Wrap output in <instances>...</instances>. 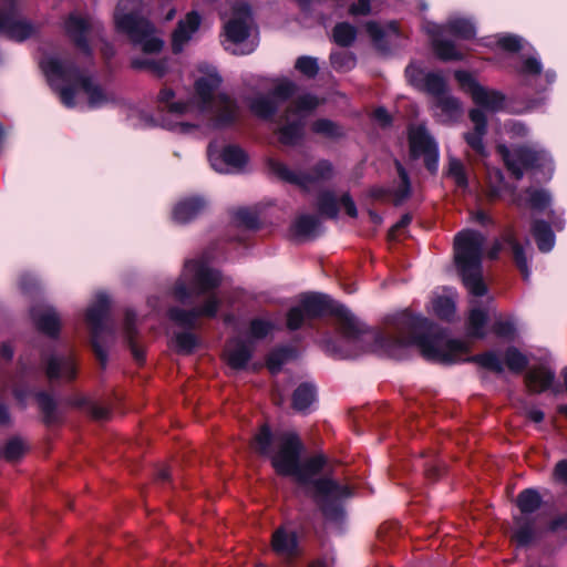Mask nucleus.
Returning a JSON list of instances; mask_svg holds the SVG:
<instances>
[{
	"label": "nucleus",
	"mask_w": 567,
	"mask_h": 567,
	"mask_svg": "<svg viewBox=\"0 0 567 567\" xmlns=\"http://www.w3.org/2000/svg\"><path fill=\"white\" fill-rule=\"evenodd\" d=\"M374 341V351L393 358H401L403 349L415 344L427 360L441 363H455L467 352L464 342L450 340L437 334L433 326L422 317L402 315L394 331L382 334L369 333Z\"/></svg>",
	"instance_id": "1"
},
{
	"label": "nucleus",
	"mask_w": 567,
	"mask_h": 567,
	"mask_svg": "<svg viewBox=\"0 0 567 567\" xmlns=\"http://www.w3.org/2000/svg\"><path fill=\"white\" fill-rule=\"evenodd\" d=\"M220 83L221 79L214 68H199L195 76V93L189 101H175V94L171 89H163L158 94V101L169 113L192 120L181 123L182 125L195 127L204 121L224 125L235 120L237 106L227 95L219 92Z\"/></svg>",
	"instance_id": "2"
},
{
	"label": "nucleus",
	"mask_w": 567,
	"mask_h": 567,
	"mask_svg": "<svg viewBox=\"0 0 567 567\" xmlns=\"http://www.w3.org/2000/svg\"><path fill=\"white\" fill-rule=\"evenodd\" d=\"M184 277L188 278L189 285L181 281L175 287V295L184 301L189 297H203V305L192 311L174 309L171 317L181 326L193 327L199 317H214L220 305V299L213 290L219 286L220 276L202 261H188L185 265Z\"/></svg>",
	"instance_id": "3"
},
{
	"label": "nucleus",
	"mask_w": 567,
	"mask_h": 567,
	"mask_svg": "<svg viewBox=\"0 0 567 567\" xmlns=\"http://www.w3.org/2000/svg\"><path fill=\"white\" fill-rule=\"evenodd\" d=\"M41 68L51 86L59 92L62 103L69 107L79 105L83 96L92 109L103 106L111 100L73 62L50 55L42 60Z\"/></svg>",
	"instance_id": "4"
},
{
	"label": "nucleus",
	"mask_w": 567,
	"mask_h": 567,
	"mask_svg": "<svg viewBox=\"0 0 567 567\" xmlns=\"http://www.w3.org/2000/svg\"><path fill=\"white\" fill-rule=\"evenodd\" d=\"M332 313L338 318L340 330L348 339H354L363 333L364 326L342 305L336 303L328 296L313 293L303 296L300 305L288 313L289 329H298L306 319Z\"/></svg>",
	"instance_id": "5"
},
{
	"label": "nucleus",
	"mask_w": 567,
	"mask_h": 567,
	"mask_svg": "<svg viewBox=\"0 0 567 567\" xmlns=\"http://www.w3.org/2000/svg\"><path fill=\"white\" fill-rule=\"evenodd\" d=\"M484 237L473 230H463L455 236L454 256L463 282L473 296L486 293L482 279L481 261L483 256Z\"/></svg>",
	"instance_id": "6"
},
{
	"label": "nucleus",
	"mask_w": 567,
	"mask_h": 567,
	"mask_svg": "<svg viewBox=\"0 0 567 567\" xmlns=\"http://www.w3.org/2000/svg\"><path fill=\"white\" fill-rule=\"evenodd\" d=\"M140 0H120L114 12L117 31L125 33L145 53H155L163 48V40L156 34L148 21L140 17Z\"/></svg>",
	"instance_id": "7"
},
{
	"label": "nucleus",
	"mask_w": 567,
	"mask_h": 567,
	"mask_svg": "<svg viewBox=\"0 0 567 567\" xmlns=\"http://www.w3.org/2000/svg\"><path fill=\"white\" fill-rule=\"evenodd\" d=\"M301 443L293 433H285L279 439L278 451L271 456L272 465L281 475H292L301 484L310 482L322 468L324 458L315 456L305 464L299 463Z\"/></svg>",
	"instance_id": "8"
},
{
	"label": "nucleus",
	"mask_w": 567,
	"mask_h": 567,
	"mask_svg": "<svg viewBox=\"0 0 567 567\" xmlns=\"http://www.w3.org/2000/svg\"><path fill=\"white\" fill-rule=\"evenodd\" d=\"M223 17L227 21L225 22V34L227 39L236 45L233 52L236 54H248L251 53L256 48L255 40H246L251 33V18L250 11L246 4H238L231 8L229 16L223 13Z\"/></svg>",
	"instance_id": "9"
},
{
	"label": "nucleus",
	"mask_w": 567,
	"mask_h": 567,
	"mask_svg": "<svg viewBox=\"0 0 567 567\" xmlns=\"http://www.w3.org/2000/svg\"><path fill=\"white\" fill-rule=\"evenodd\" d=\"M319 105L312 95L301 96L291 105L278 124L279 140L284 144H295L302 134L303 121L307 114Z\"/></svg>",
	"instance_id": "10"
},
{
	"label": "nucleus",
	"mask_w": 567,
	"mask_h": 567,
	"mask_svg": "<svg viewBox=\"0 0 567 567\" xmlns=\"http://www.w3.org/2000/svg\"><path fill=\"white\" fill-rule=\"evenodd\" d=\"M455 79L461 87L471 95L474 103L491 111L502 109L504 96L499 92L480 85L475 79L465 71L455 72Z\"/></svg>",
	"instance_id": "11"
},
{
	"label": "nucleus",
	"mask_w": 567,
	"mask_h": 567,
	"mask_svg": "<svg viewBox=\"0 0 567 567\" xmlns=\"http://www.w3.org/2000/svg\"><path fill=\"white\" fill-rule=\"evenodd\" d=\"M498 152L508 171H511L516 178H520L525 169L540 165L539 162L546 158L543 152H538L532 147H522L509 152L504 145H498Z\"/></svg>",
	"instance_id": "12"
},
{
	"label": "nucleus",
	"mask_w": 567,
	"mask_h": 567,
	"mask_svg": "<svg viewBox=\"0 0 567 567\" xmlns=\"http://www.w3.org/2000/svg\"><path fill=\"white\" fill-rule=\"evenodd\" d=\"M410 150L413 156L423 155L425 165L431 172H435L439 162L437 145L427 134L426 130L419 125L410 128Z\"/></svg>",
	"instance_id": "13"
},
{
	"label": "nucleus",
	"mask_w": 567,
	"mask_h": 567,
	"mask_svg": "<svg viewBox=\"0 0 567 567\" xmlns=\"http://www.w3.org/2000/svg\"><path fill=\"white\" fill-rule=\"evenodd\" d=\"M405 73L412 85L431 94L434 100L446 93L445 80L439 73L425 72L414 64L409 65Z\"/></svg>",
	"instance_id": "14"
},
{
	"label": "nucleus",
	"mask_w": 567,
	"mask_h": 567,
	"mask_svg": "<svg viewBox=\"0 0 567 567\" xmlns=\"http://www.w3.org/2000/svg\"><path fill=\"white\" fill-rule=\"evenodd\" d=\"M271 172L281 179L297 183L303 187H308L312 182H319L330 177L332 173L331 165L327 162H320L315 168L311 175L300 176L291 172L285 164L280 162H270Z\"/></svg>",
	"instance_id": "15"
},
{
	"label": "nucleus",
	"mask_w": 567,
	"mask_h": 567,
	"mask_svg": "<svg viewBox=\"0 0 567 567\" xmlns=\"http://www.w3.org/2000/svg\"><path fill=\"white\" fill-rule=\"evenodd\" d=\"M295 92V85L289 80L282 79L276 82L272 97L258 96L250 102L251 111L260 117H269L276 110L274 99L285 100Z\"/></svg>",
	"instance_id": "16"
},
{
	"label": "nucleus",
	"mask_w": 567,
	"mask_h": 567,
	"mask_svg": "<svg viewBox=\"0 0 567 567\" xmlns=\"http://www.w3.org/2000/svg\"><path fill=\"white\" fill-rule=\"evenodd\" d=\"M208 157L213 168L220 173L237 171L247 162L246 154L236 146H228L223 152L209 147Z\"/></svg>",
	"instance_id": "17"
},
{
	"label": "nucleus",
	"mask_w": 567,
	"mask_h": 567,
	"mask_svg": "<svg viewBox=\"0 0 567 567\" xmlns=\"http://www.w3.org/2000/svg\"><path fill=\"white\" fill-rule=\"evenodd\" d=\"M109 308V300L105 295L100 293L96 295L95 301L87 309L86 321L92 330V342L97 357L104 361L105 353L101 346L99 344V336L102 331L103 319L106 315Z\"/></svg>",
	"instance_id": "18"
},
{
	"label": "nucleus",
	"mask_w": 567,
	"mask_h": 567,
	"mask_svg": "<svg viewBox=\"0 0 567 567\" xmlns=\"http://www.w3.org/2000/svg\"><path fill=\"white\" fill-rule=\"evenodd\" d=\"M200 17L197 12L192 11L179 21L173 33V49L178 52L192 39L193 34L198 30Z\"/></svg>",
	"instance_id": "19"
},
{
	"label": "nucleus",
	"mask_w": 567,
	"mask_h": 567,
	"mask_svg": "<svg viewBox=\"0 0 567 567\" xmlns=\"http://www.w3.org/2000/svg\"><path fill=\"white\" fill-rule=\"evenodd\" d=\"M433 107L435 116L444 123L456 121L463 114L458 100L447 92L434 100Z\"/></svg>",
	"instance_id": "20"
},
{
	"label": "nucleus",
	"mask_w": 567,
	"mask_h": 567,
	"mask_svg": "<svg viewBox=\"0 0 567 567\" xmlns=\"http://www.w3.org/2000/svg\"><path fill=\"white\" fill-rule=\"evenodd\" d=\"M271 546L276 554L284 558H291L298 554L296 534L285 527H280L274 533Z\"/></svg>",
	"instance_id": "21"
},
{
	"label": "nucleus",
	"mask_w": 567,
	"mask_h": 567,
	"mask_svg": "<svg viewBox=\"0 0 567 567\" xmlns=\"http://www.w3.org/2000/svg\"><path fill=\"white\" fill-rule=\"evenodd\" d=\"M90 27V21L78 14H71L64 24L68 35L74 41L76 47L85 53L89 52L86 32Z\"/></svg>",
	"instance_id": "22"
},
{
	"label": "nucleus",
	"mask_w": 567,
	"mask_h": 567,
	"mask_svg": "<svg viewBox=\"0 0 567 567\" xmlns=\"http://www.w3.org/2000/svg\"><path fill=\"white\" fill-rule=\"evenodd\" d=\"M470 118L474 124V132L465 135L467 144L478 154L484 155L485 147L483 144V136L486 133V120L481 110H472Z\"/></svg>",
	"instance_id": "23"
},
{
	"label": "nucleus",
	"mask_w": 567,
	"mask_h": 567,
	"mask_svg": "<svg viewBox=\"0 0 567 567\" xmlns=\"http://www.w3.org/2000/svg\"><path fill=\"white\" fill-rule=\"evenodd\" d=\"M251 354V343L239 340L230 341L225 349V358L233 369H241L246 365Z\"/></svg>",
	"instance_id": "24"
},
{
	"label": "nucleus",
	"mask_w": 567,
	"mask_h": 567,
	"mask_svg": "<svg viewBox=\"0 0 567 567\" xmlns=\"http://www.w3.org/2000/svg\"><path fill=\"white\" fill-rule=\"evenodd\" d=\"M315 492L318 502L320 503L323 513L329 516V509L324 505V498H339L342 496H347L350 493L346 487L338 485L336 482L331 480H320L315 483Z\"/></svg>",
	"instance_id": "25"
},
{
	"label": "nucleus",
	"mask_w": 567,
	"mask_h": 567,
	"mask_svg": "<svg viewBox=\"0 0 567 567\" xmlns=\"http://www.w3.org/2000/svg\"><path fill=\"white\" fill-rule=\"evenodd\" d=\"M75 371V363L71 357H52L48 361L47 375L50 379L71 380Z\"/></svg>",
	"instance_id": "26"
},
{
	"label": "nucleus",
	"mask_w": 567,
	"mask_h": 567,
	"mask_svg": "<svg viewBox=\"0 0 567 567\" xmlns=\"http://www.w3.org/2000/svg\"><path fill=\"white\" fill-rule=\"evenodd\" d=\"M339 205L346 209V212L349 216H351V217L357 216V208L354 206V203L351 200V198L348 195H343L340 198V200L338 202L333 195L327 193V194H323L319 199L320 212L328 216H334L338 212Z\"/></svg>",
	"instance_id": "27"
},
{
	"label": "nucleus",
	"mask_w": 567,
	"mask_h": 567,
	"mask_svg": "<svg viewBox=\"0 0 567 567\" xmlns=\"http://www.w3.org/2000/svg\"><path fill=\"white\" fill-rule=\"evenodd\" d=\"M32 317L38 328L47 334L53 336L60 329V318L50 307L33 309Z\"/></svg>",
	"instance_id": "28"
},
{
	"label": "nucleus",
	"mask_w": 567,
	"mask_h": 567,
	"mask_svg": "<svg viewBox=\"0 0 567 567\" xmlns=\"http://www.w3.org/2000/svg\"><path fill=\"white\" fill-rule=\"evenodd\" d=\"M0 29H3L8 37L16 41H23L35 33V28L32 24L12 18L0 19Z\"/></svg>",
	"instance_id": "29"
},
{
	"label": "nucleus",
	"mask_w": 567,
	"mask_h": 567,
	"mask_svg": "<svg viewBox=\"0 0 567 567\" xmlns=\"http://www.w3.org/2000/svg\"><path fill=\"white\" fill-rule=\"evenodd\" d=\"M205 208V202L200 198H189L176 205L173 218L177 223H187L196 217Z\"/></svg>",
	"instance_id": "30"
},
{
	"label": "nucleus",
	"mask_w": 567,
	"mask_h": 567,
	"mask_svg": "<svg viewBox=\"0 0 567 567\" xmlns=\"http://www.w3.org/2000/svg\"><path fill=\"white\" fill-rule=\"evenodd\" d=\"M554 380V372L547 368L530 370L526 375V386L530 392L539 393L549 388Z\"/></svg>",
	"instance_id": "31"
},
{
	"label": "nucleus",
	"mask_w": 567,
	"mask_h": 567,
	"mask_svg": "<svg viewBox=\"0 0 567 567\" xmlns=\"http://www.w3.org/2000/svg\"><path fill=\"white\" fill-rule=\"evenodd\" d=\"M518 206H526L533 209H543L549 202V195L543 189H527L524 196H518L514 199Z\"/></svg>",
	"instance_id": "32"
},
{
	"label": "nucleus",
	"mask_w": 567,
	"mask_h": 567,
	"mask_svg": "<svg viewBox=\"0 0 567 567\" xmlns=\"http://www.w3.org/2000/svg\"><path fill=\"white\" fill-rule=\"evenodd\" d=\"M533 234L539 250L549 251L554 247L555 237L547 224L536 221L533 226Z\"/></svg>",
	"instance_id": "33"
},
{
	"label": "nucleus",
	"mask_w": 567,
	"mask_h": 567,
	"mask_svg": "<svg viewBox=\"0 0 567 567\" xmlns=\"http://www.w3.org/2000/svg\"><path fill=\"white\" fill-rule=\"evenodd\" d=\"M486 320V312L483 311L482 309L473 307L468 316L467 333L471 337L482 338L484 336V327Z\"/></svg>",
	"instance_id": "34"
},
{
	"label": "nucleus",
	"mask_w": 567,
	"mask_h": 567,
	"mask_svg": "<svg viewBox=\"0 0 567 567\" xmlns=\"http://www.w3.org/2000/svg\"><path fill=\"white\" fill-rule=\"evenodd\" d=\"M315 399V389L311 385L302 384L293 393L292 405L298 411H306Z\"/></svg>",
	"instance_id": "35"
},
{
	"label": "nucleus",
	"mask_w": 567,
	"mask_h": 567,
	"mask_svg": "<svg viewBox=\"0 0 567 567\" xmlns=\"http://www.w3.org/2000/svg\"><path fill=\"white\" fill-rule=\"evenodd\" d=\"M540 496L534 489H525L517 497V506L523 514L535 512L540 506Z\"/></svg>",
	"instance_id": "36"
},
{
	"label": "nucleus",
	"mask_w": 567,
	"mask_h": 567,
	"mask_svg": "<svg viewBox=\"0 0 567 567\" xmlns=\"http://www.w3.org/2000/svg\"><path fill=\"white\" fill-rule=\"evenodd\" d=\"M318 220L312 216H301L293 224V233L299 237H308L316 233Z\"/></svg>",
	"instance_id": "37"
},
{
	"label": "nucleus",
	"mask_w": 567,
	"mask_h": 567,
	"mask_svg": "<svg viewBox=\"0 0 567 567\" xmlns=\"http://www.w3.org/2000/svg\"><path fill=\"white\" fill-rule=\"evenodd\" d=\"M449 28L452 33L464 39H470L475 34L474 25L465 19L456 18L451 20Z\"/></svg>",
	"instance_id": "38"
},
{
	"label": "nucleus",
	"mask_w": 567,
	"mask_h": 567,
	"mask_svg": "<svg viewBox=\"0 0 567 567\" xmlns=\"http://www.w3.org/2000/svg\"><path fill=\"white\" fill-rule=\"evenodd\" d=\"M355 38V29L349 23H339L333 30V39L340 45H349Z\"/></svg>",
	"instance_id": "39"
},
{
	"label": "nucleus",
	"mask_w": 567,
	"mask_h": 567,
	"mask_svg": "<svg viewBox=\"0 0 567 567\" xmlns=\"http://www.w3.org/2000/svg\"><path fill=\"white\" fill-rule=\"evenodd\" d=\"M432 305L434 312L441 318L449 319L454 315L455 305L450 297H439Z\"/></svg>",
	"instance_id": "40"
},
{
	"label": "nucleus",
	"mask_w": 567,
	"mask_h": 567,
	"mask_svg": "<svg viewBox=\"0 0 567 567\" xmlns=\"http://www.w3.org/2000/svg\"><path fill=\"white\" fill-rule=\"evenodd\" d=\"M313 132L328 137H337L342 134V128L329 120H318L312 124Z\"/></svg>",
	"instance_id": "41"
},
{
	"label": "nucleus",
	"mask_w": 567,
	"mask_h": 567,
	"mask_svg": "<svg viewBox=\"0 0 567 567\" xmlns=\"http://www.w3.org/2000/svg\"><path fill=\"white\" fill-rule=\"evenodd\" d=\"M506 240L513 250L517 267L519 268L523 276L527 278L529 272L527 266V258L524 254L523 247L512 237H508Z\"/></svg>",
	"instance_id": "42"
},
{
	"label": "nucleus",
	"mask_w": 567,
	"mask_h": 567,
	"mask_svg": "<svg viewBox=\"0 0 567 567\" xmlns=\"http://www.w3.org/2000/svg\"><path fill=\"white\" fill-rule=\"evenodd\" d=\"M24 443L19 439H12L6 444L0 456L8 461H16L24 453Z\"/></svg>",
	"instance_id": "43"
},
{
	"label": "nucleus",
	"mask_w": 567,
	"mask_h": 567,
	"mask_svg": "<svg viewBox=\"0 0 567 567\" xmlns=\"http://www.w3.org/2000/svg\"><path fill=\"white\" fill-rule=\"evenodd\" d=\"M505 362L508 369L515 372L522 371L527 365V359L516 349H508L505 354Z\"/></svg>",
	"instance_id": "44"
},
{
	"label": "nucleus",
	"mask_w": 567,
	"mask_h": 567,
	"mask_svg": "<svg viewBox=\"0 0 567 567\" xmlns=\"http://www.w3.org/2000/svg\"><path fill=\"white\" fill-rule=\"evenodd\" d=\"M447 174L454 179L457 186L465 187L467 184L463 164L456 158H450Z\"/></svg>",
	"instance_id": "45"
},
{
	"label": "nucleus",
	"mask_w": 567,
	"mask_h": 567,
	"mask_svg": "<svg viewBox=\"0 0 567 567\" xmlns=\"http://www.w3.org/2000/svg\"><path fill=\"white\" fill-rule=\"evenodd\" d=\"M271 442V434L269 429L264 425L254 439V449L261 454L269 453V446Z\"/></svg>",
	"instance_id": "46"
},
{
	"label": "nucleus",
	"mask_w": 567,
	"mask_h": 567,
	"mask_svg": "<svg viewBox=\"0 0 567 567\" xmlns=\"http://www.w3.org/2000/svg\"><path fill=\"white\" fill-rule=\"evenodd\" d=\"M434 49L436 54L443 60H458L462 54L456 51L454 45L447 42L434 40Z\"/></svg>",
	"instance_id": "47"
},
{
	"label": "nucleus",
	"mask_w": 567,
	"mask_h": 567,
	"mask_svg": "<svg viewBox=\"0 0 567 567\" xmlns=\"http://www.w3.org/2000/svg\"><path fill=\"white\" fill-rule=\"evenodd\" d=\"M533 529L528 525H524L520 519H516V526L513 538L519 545H526L533 539Z\"/></svg>",
	"instance_id": "48"
},
{
	"label": "nucleus",
	"mask_w": 567,
	"mask_h": 567,
	"mask_svg": "<svg viewBox=\"0 0 567 567\" xmlns=\"http://www.w3.org/2000/svg\"><path fill=\"white\" fill-rule=\"evenodd\" d=\"M296 69L309 78L315 76L318 72L317 60L310 56H301L296 62Z\"/></svg>",
	"instance_id": "49"
},
{
	"label": "nucleus",
	"mask_w": 567,
	"mask_h": 567,
	"mask_svg": "<svg viewBox=\"0 0 567 567\" xmlns=\"http://www.w3.org/2000/svg\"><path fill=\"white\" fill-rule=\"evenodd\" d=\"M475 361L485 368L498 372L503 370L502 361L494 353H485L483 355H478L475 358Z\"/></svg>",
	"instance_id": "50"
},
{
	"label": "nucleus",
	"mask_w": 567,
	"mask_h": 567,
	"mask_svg": "<svg viewBox=\"0 0 567 567\" xmlns=\"http://www.w3.org/2000/svg\"><path fill=\"white\" fill-rule=\"evenodd\" d=\"M133 65L135 68H144L153 72L157 76H162L165 73V66L162 61H154V60H145V61H134Z\"/></svg>",
	"instance_id": "51"
},
{
	"label": "nucleus",
	"mask_w": 567,
	"mask_h": 567,
	"mask_svg": "<svg viewBox=\"0 0 567 567\" xmlns=\"http://www.w3.org/2000/svg\"><path fill=\"white\" fill-rule=\"evenodd\" d=\"M270 330V323L265 320H254L250 324V336L255 339L266 337Z\"/></svg>",
	"instance_id": "52"
},
{
	"label": "nucleus",
	"mask_w": 567,
	"mask_h": 567,
	"mask_svg": "<svg viewBox=\"0 0 567 567\" xmlns=\"http://www.w3.org/2000/svg\"><path fill=\"white\" fill-rule=\"evenodd\" d=\"M175 346L178 351L189 352L195 347V338L192 333H179L175 338Z\"/></svg>",
	"instance_id": "53"
},
{
	"label": "nucleus",
	"mask_w": 567,
	"mask_h": 567,
	"mask_svg": "<svg viewBox=\"0 0 567 567\" xmlns=\"http://www.w3.org/2000/svg\"><path fill=\"white\" fill-rule=\"evenodd\" d=\"M497 44L506 51H517L520 49V39L512 34L501 35Z\"/></svg>",
	"instance_id": "54"
},
{
	"label": "nucleus",
	"mask_w": 567,
	"mask_h": 567,
	"mask_svg": "<svg viewBox=\"0 0 567 567\" xmlns=\"http://www.w3.org/2000/svg\"><path fill=\"white\" fill-rule=\"evenodd\" d=\"M495 333L501 337L511 338L515 333L514 323L509 320H499L494 326Z\"/></svg>",
	"instance_id": "55"
},
{
	"label": "nucleus",
	"mask_w": 567,
	"mask_h": 567,
	"mask_svg": "<svg viewBox=\"0 0 567 567\" xmlns=\"http://www.w3.org/2000/svg\"><path fill=\"white\" fill-rule=\"evenodd\" d=\"M396 166H398L399 175H400V177L402 179V187L399 190V194L396 196V200L401 202V200H403L408 196L409 190H410V186H409L408 175H406L405 171L403 169V167L399 163L396 164Z\"/></svg>",
	"instance_id": "56"
},
{
	"label": "nucleus",
	"mask_w": 567,
	"mask_h": 567,
	"mask_svg": "<svg viewBox=\"0 0 567 567\" xmlns=\"http://www.w3.org/2000/svg\"><path fill=\"white\" fill-rule=\"evenodd\" d=\"M542 71L540 62L535 58H529L524 61L522 73L524 74H539Z\"/></svg>",
	"instance_id": "57"
},
{
	"label": "nucleus",
	"mask_w": 567,
	"mask_h": 567,
	"mask_svg": "<svg viewBox=\"0 0 567 567\" xmlns=\"http://www.w3.org/2000/svg\"><path fill=\"white\" fill-rule=\"evenodd\" d=\"M349 11L353 16H365L371 11V0H359L350 7Z\"/></svg>",
	"instance_id": "58"
},
{
	"label": "nucleus",
	"mask_w": 567,
	"mask_h": 567,
	"mask_svg": "<svg viewBox=\"0 0 567 567\" xmlns=\"http://www.w3.org/2000/svg\"><path fill=\"white\" fill-rule=\"evenodd\" d=\"M237 220L239 224H241L248 228H252L256 225L255 216L251 213H249L247 209H240L237 213Z\"/></svg>",
	"instance_id": "59"
},
{
	"label": "nucleus",
	"mask_w": 567,
	"mask_h": 567,
	"mask_svg": "<svg viewBox=\"0 0 567 567\" xmlns=\"http://www.w3.org/2000/svg\"><path fill=\"white\" fill-rule=\"evenodd\" d=\"M286 355V353L279 351L274 352L270 354L267 361V365L271 372H277L280 368V364L282 363V359Z\"/></svg>",
	"instance_id": "60"
},
{
	"label": "nucleus",
	"mask_w": 567,
	"mask_h": 567,
	"mask_svg": "<svg viewBox=\"0 0 567 567\" xmlns=\"http://www.w3.org/2000/svg\"><path fill=\"white\" fill-rule=\"evenodd\" d=\"M554 477L559 482H567V461H560L554 471Z\"/></svg>",
	"instance_id": "61"
},
{
	"label": "nucleus",
	"mask_w": 567,
	"mask_h": 567,
	"mask_svg": "<svg viewBox=\"0 0 567 567\" xmlns=\"http://www.w3.org/2000/svg\"><path fill=\"white\" fill-rule=\"evenodd\" d=\"M367 31L375 41L383 37L382 28L375 22H369L367 24Z\"/></svg>",
	"instance_id": "62"
},
{
	"label": "nucleus",
	"mask_w": 567,
	"mask_h": 567,
	"mask_svg": "<svg viewBox=\"0 0 567 567\" xmlns=\"http://www.w3.org/2000/svg\"><path fill=\"white\" fill-rule=\"evenodd\" d=\"M411 223V216L409 215H404L401 220L399 223H396L391 231H390V236L391 237H394L395 236V233L399 231V229L401 228H404L405 226H408L409 224Z\"/></svg>",
	"instance_id": "63"
},
{
	"label": "nucleus",
	"mask_w": 567,
	"mask_h": 567,
	"mask_svg": "<svg viewBox=\"0 0 567 567\" xmlns=\"http://www.w3.org/2000/svg\"><path fill=\"white\" fill-rule=\"evenodd\" d=\"M374 118L381 124H386L390 117L384 109H378L374 111Z\"/></svg>",
	"instance_id": "64"
}]
</instances>
